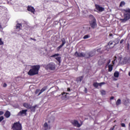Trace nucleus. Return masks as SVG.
Returning a JSON list of instances; mask_svg holds the SVG:
<instances>
[{"label":"nucleus","mask_w":130,"mask_h":130,"mask_svg":"<svg viewBox=\"0 0 130 130\" xmlns=\"http://www.w3.org/2000/svg\"><path fill=\"white\" fill-rule=\"evenodd\" d=\"M89 38H90V36H89V35H85L83 38L84 40H85V39H88Z\"/></svg>","instance_id":"nucleus-31"},{"label":"nucleus","mask_w":130,"mask_h":130,"mask_svg":"<svg viewBox=\"0 0 130 130\" xmlns=\"http://www.w3.org/2000/svg\"><path fill=\"white\" fill-rule=\"evenodd\" d=\"M113 70V67L112 65L108 66V72H112Z\"/></svg>","instance_id":"nucleus-20"},{"label":"nucleus","mask_w":130,"mask_h":130,"mask_svg":"<svg viewBox=\"0 0 130 130\" xmlns=\"http://www.w3.org/2000/svg\"><path fill=\"white\" fill-rule=\"evenodd\" d=\"M4 112L3 111H0V116L3 115Z\"/></svg>","instance_id":"nucleus-36"},{"label":"nucleus","mask_w":130,"mask_h":130,"mask_svg":"<svg viewBox=\"0 0 130 130\" xmlns=\"http://www.w3.org/2000/svg\"><path fill=\"white\" fill-rule=\"evenodd\" d=\"M124 17L126 19H130V9H126L125 10V14Z\"/></svg>","instance_id":"nucleus-8"},{"label":"nucleus","mask_w":130,"mask_h":130,"mask_svg":"<svg viewBox=\"0 0 130 130\" xmlns=\"http://www.w3.org/2000/svg\"><path fill=\"white\" fill-rule=\"evenodd\" d=\"M117 58V57H116V56H114V61H115V60H116V59Z\"/></svg>","instance_id":"nucleus-47"},{"label":"nucleus","mask_w":130,"mask_h":130,"mask_svg":"<svg viewBox=\"0 0 130 130\" xmlns=\"http://www.w3.org/2000/svg\"><path fill=\"white\" fill-rule=\"evenodd\" d=\"M123 42H124L123 39H122V40H121V41H120V44H122V43H123Z\"/></svg>","instance_id":"nucleus-39"},{"label":"nucleus","mask_w":130,"mask_h":130,"mask_svg":"<svg viewBox=\"0 0 130 130\" xmlns=\"http://www.w3.org/2000/svg\"><path fill=\"white\" fill-rule=\"evenodd\" d=\"M106 84V83L105 82H102V83H98V86H100V87H101L102 86H103V85H105Z\"/></svg>","instance_id":"nucleus-30"},{"label":"nucleus","mask_w":130,"mask_h":130,"mask_svg":"<svg viewBox=\"0 0 130 130\" xmlns=\"http://www.w3.org/2000/svg\"><path fill=\"white\" fill-rule=\"evenodd\" d=\"M114 126H113L112 128H111L109 130H114Z\"/></svg>","instance_id":"nucleus-45"},{"label":"nucleus","mask_w":130,"mask_h":130,"mask_svg":"<svg viewBox=\"0 0 130 130\" xmlns=\"http://www.w3.org/2000/svg\"><path fill=\"white\" fill-rule=\"evenodd\" d=\"M61 42H62V44L60 45V46H58V47L57 48V51H59L60 49H61L62 47L66 44V40L64 38L61 39Z\"/></svg>","instance_id":"nucleus-7"},{"label":"nucleus","mask_w":130,"mask_h":130,"mask_svg":"<svg viewBox=\"0 0 130 130\" xmlns=\"http://www.w3.org/2000/svg\"><path fill=\"white\" fill-rule=\"evenodd\" d=\"M27 10L28 12H30V13L35 14V8L33 7H31L30 6H27Z\"/></svg>","instance_id":"nucleus-11"},{"label":"nucleus","mask_w":130,"mask_h":130,"mask_svg":"<svg viewBox=\"0 0 130 130\" xmlns=\"http://www.w3.org/2000/svg\"><path fill=\"white\" fill-rule=\"evenodd\" d=\"M3 87H7V84L6 83H4Z\"/></svg>","instance_id":"nucleus-38"},{"label":"nucleus","mask_w":130,"mask_h":130,"mask_svg":"<svg viewBox=\"0 0 130 130\" xmlns=\"http://www.w3.org/2000/svg\"><path fill=\"white\" fill-rule=\"evenodd\" d=\"M65 98H67V95H65Z\"/></svg>","instance_id":"nucleus-54"},{"label":"nucleus","mask_w":130,"mask_h":130,"mask_svg":"<svg viewBox=\"0 0 130 130\" xmlns=\"http://www.w3.org/2000/svg\"><path fill=\"white\" fill-rule=\"evenodd\" d=\"M121 126L122 127H125V124L123 123H121Z\"/></svg>","instance_id":"nucleus-34"},{"label":"nucleus","mask_w":130,"mask_h":130,"mask_svg":"<svg viewBox=\"0 0 130 130\" xmlns=\"http://www.w3.org/2000/svg\"><path fill=\"white\" fill-rule=\"evenodd\" d=\"M0 29H3V26L2 25L1 23H0Z\"/></svg>","instance_id":"nucleus-40"},{"label":"nucleus","mask_w":130,"mask_h":130,"mask_svg":"<svg viewBox=\"0 0 130 130\" xmlns=\"http://www.w3.org/2000/svg\"><path fill=\"white\" fill-rule=\"evenodd\" d=\"M4 116L6 117V118H9L11 116V113L9 111H7L5 112Z\"/></svg>","instance_id":"nucleus-15"},{"label":"nucleus","mask_w":130,"mask_h":130,"mask_svg":"<svg viewBox=\"0 0 130 130\" xmlns=\"http://www.w3.org/2000/svg\"><path fill=\"white\" fill-rule=\"evenodd\" d=\"M123 62H122V63H123V64H125V63H126V61H125V59H123Z\"/></svg>","instance_id":"nucleus-37"},{"label":"nucleus","mask_w":130,"mask_h":130,"mask_svg":"<svg viewBox=\"0 0 130 130\" xmlns=\"http://www.w3.org/2000/svg\"><path fill=\"white\" fill-rule=\"evenodd\" d=\"M44 127L46 128L45 130L48 129V124L47 122H45L44 123Z\"/></svg>","instance_id":"nucleus-29"},{"label":"nucleus","mask_w":130,"mask_h":130,"mask_svg":"<svg viewBox=\"0 0 130 130\" xmlns=\"http://www.w3.org/2000/svg\"><path fill=\"white\" fill-rule=\"evenodd\" d=\"M100 49H98L97 50L99 51Z\"/></svg>","instance_id":"nucleus-56"},{"label":"nucleus","mask_w":130,"mask_h":130,"mask_svg":"<svg viewBox=\"0 0 130 130\" xmlns=\"http://www.w3.org/2000/svg\"><path fill=\"white\" fill-rule=\"evenodd\" d=\"M95 9H96L97 11H98L99 12H103V11H104V8H103V7H101L100 6V5H95Z\"/></svg>","instance_id":"nucleus-12"},{"label":"nucleus","mask_w":130,"mask_h":130,"mask_svg":"<svg viewBox=\"0 0 130 130\" xmlns=\"http://www.w3.org/2000/svg\"><path fill=\"white\" fill-rule=\"evenodd\" d=\"M31 68L27 72V75L29 76H34L38 75L41 66L40 65L32 66Z\"/></svg>","instance_id":"nucleus-1"},{"label":"nucleus","mask_w":130,"mask_h":130,"mask_svg":"<svg viewBox=\"0 0 130 130\" xmlns=\"http://www.w3.org/2000/svg\"><path fill=\"white\" fill-rule=\"evenodd\" d=\"M93 55H94L93 52H90L87 54V56H86V58H91L93 56Z\"/></svg>","instance_id":"nucleus-14"},{"label":"nucleus","mask_w":130,"mask_h":130,"mask_svg":"<svg viewBox=\"0 0 130 130\" xmlns=\"http://www.w3.org/2000/svg\"><path fill=\"white\" fill-rule=\"evenodd\" d=\"M109 37H113V34H109Z\"/></svg>","instance_id":"nucleus-46"},{"label":"nucleus","mask_w":130,"mask_h":130,"mask_svg":"<svg viewBox=\"0 0 130 130\" xmlns=\"http://www.w3.org/2000/svg\"><path fill=\"white\" fill-rule=\"evenodd\" d=\"M59 55H60L59 54H54V55H51V57L52 58V57H57Z\"/></svg>","instance_id":"nucleus-28"},{"label":"nucleus","mask_w":130,"mask_h":130,"mask_svg":"<svg viewBox=\"0 0 130 130\" xmlns=\"http://www.w3.org/2000/svg\"><path fill=\"white\" fill-rule=\"evenodd\" d=\"M117 87H118V85H117Z\"/></svg>","instance_id":"nucleus-55"},{"label":"nucleus","mask_w":130,"mask_h":130,"mask_svg":"<svg viewBox=\"0 0 130 130\" xmlns=\"http://www.w3.org/2000/svg\"><path fill=\"white\" fill-rule=\"evenodd\" d=\"M110 99L111 100H113L114 99V96H111Z\"/></svg>","instance_id":"nucleus-42"},{"label":"nucleus","mask_w":130,"mask_h":130,"mask_svg":"<svg viewBox=\"0 0 130 130\" xmlns=\"http://www.w3.org/2000/svg\"><path fill=\"white\" fill-rule=\"evenodd\" d=\"M44 67L46 70L55 71L56 65L54 62H50L49 64L44 65Z\"/></svg>","instance_id":"nucleus-3"},{"label":"nucleus","mask_w":130,"mask_h":130,"mask_svg":"<svg viewBox=\"0 0 130 130\" xmlns=\"http://www.w3.org/2000/svg\"><path fill=\"white\" fill-rule=\"evenodd\" d=\"M36 107H37L36 105H35V106L30 107V111L35 112V111L36 110Z\"/></svg>","instance_id":"nucleus-19"},{"label":"nucleus","mask_w":130,"mask_h":130,"mask_svg":"<svg viewBox=\"0 0 130 130\" xmlns=\"http://www.w3.org/2000/svg\"><path fill=\"white\" fill-rule=\"evenodd\" d=\"M46 89H47V87L45 86V87H43V88H42V89L41 90L39 89H37V90H36L35 94H38V96H39L41 94V93H42L43 92L46 91Z\"/></svg>","instance_id":"nucleus-5"},{"label":"nucleus","mask_w":130,"mask_h":130,"mask_svg":"<svg viewBox=\"0 0 130 130\" xmlns=\"http://www.w3.org/2000/svg\"><path fill=\"white\" fill-rule=\"evenodd\" d=\"M75 56L77 57H85V54H84V53H79L78 51H76L75 52Z\"/></svg>","instance_id":"nucleus-10"},{"label":"nucleus","mask_w":130,"mask_h":130,"mask_svg":"<svg viewBox=\"0 0 130 130\" xmlns=\"http://www.w3.org/2000/svg\"><path fill=\"white\" fill-rule=\"evenodd\" d=\"M82 79H83V76H80L79 77L77 78L76 81L77 82H82Z\"/></svg>","instance_id":"nucleus-17"},{"label":"nucleus","mask_w":130,"mask_h":130,"mask_svg":"<svg viewBox=\"0 0 130 130\" xmlns=\"http://www.w3.org/2000/svg\"><path fill=\"white\" fill-rule=\"evenodd\" d=\"M4 45V42L3 41L2 38H0V46Z\"/></svg>","instance_id":"nucleus-32"},{"label":"nucleus","mask_w":130,"mask_h":130,"mask_svg":"<svg viewBox=\"0 0 130 130\" xmlns=\"http://www.w3.org/2000/svg\"><path fill=\"white\" fill-rule=\"evenodd\" d=\"M113 45V42L110 41L109 43L108 44V47H109L110 49L113 48L114 47V46H111Z\"/></svg>","instance_id":"nucleus-16"},{"label":"nucleus","mask_w":130,"mask_h":130,"mask_svg":"<svg viewBox=\"0 0 130 130\" xmlns=\"http://www.w3.org/2000/svg\"><path fill=\"white\" fill-rule=\"evenodd\" d=\"M28 110H22V111H19L17 114V116H26L27 115V112Z\"/></svg>","instance_id":"nucleus-6"},{"label":"nucleus","mask_w":130,"mask_h":130,"mask_svg":"<svg viewBox=\"0 0 130 130\" xmlns=\"http://www.w3.org/2000/svg\"><path fill=\"white\" fill-rule=\"evenodd\" d=\"M129 130H130V122L129 123Z\"/></svg>","instance_id":"nucleus-48"},{"label":"nucleus","mask_w":130,"mask_h":130,"mask_svg":"<svg viewBox=\"0 0 130 130\" xmlns=\"http://www.w3.org/2000/svg\"><path fill=\"white\" fill-rule=\"evenodd\" d=\"M128 76H130V72L128 73Z\"/></svg>","instance_id":"nucleus-52"},{"label":"nucleus","mask_w":130,"mask_h":130,"mask_svg":"<svg viewBox=\"0 0 130 130\" xmlns=\"http://www.w3.org/2000/svg\"><path fill=\"white\" fill-rule=\"evenodd\" d=\"M21 27H22V24L21 23H17L16 25V29H19V30H21Z\"/></svg>","instance_id":"nucleus-18"},{"label":"nucleus","mask_w":130,"mask_h":130,"mask_svg":"<svg viewBox=\"0 0 130 130\" xmlns=\"http://www.w3.org/2000/svg\"><path fill=\"white\" fill-rule=\"evenodd\" d=\"M22 124L19 122V121L14 122L12 125L13 130H22Z\"/></svg>","instance_id":"nucleus-4"},{"label":"nucleus","mask_w":130,"mask_h":130,"mask_svg":"<svg viewBox=\"0 0 130 130\" xmlns=\"http://www.w3.org/2000/svg\"><path fill=\"white\" fill-rule=\"evenodd\" d=\"M71 123L75 127H80L81 124L79 123V122L77 120H74L73 121H71Z\"/></svg>","instance_id":"nucleus-9"},{"label":"nucleus","mask_w":130,"mask_h":130,"mask_svg":"<svg viewBox=\"0 0 130 130\" xmlns=\"http://www.w3.org/2000/svg\"><path fill=\"white\" fill-rule=\"evenodd\" d=\"M121 104V101L120 99H118L117 101H116V105L118 106Z\"/></svg>","instance_id":"nucleus-21"},{"label":"nucleus","mask_w":130,"mask_h":130,"mask_svg":"<svg viewBox=\"0 0 130 130\" xmlns=\"http://www.w3.org/2000/svg\"><path fill=\"white\" fill-rule=\"evenodd\" d=\"M84 90H85V93L87 92V88H85Z\"/></svg>","instance_id":"nucleus-44"},{"label":"nucleus","mask_w":130,"mask_h":130,"mask_svg":"<svg viewBox=\"0 0 130 130\" xmlns=\"http://www.w3.org/2000/svg\"><path fill=\"white\" fill-rule=\"evenodd\" d=\"M114 81H117V79L115 78Z\"/></svg>","instance_id":"nucleus-53"},{"label":"nucleus","mask_w":130,"mask_h":130,"mask_svg":"<svg viewBox=\"0 0 130 130\" xmlns=\"http://www.w3.org/2000/svg\"><path fill=\"white\" fill-rule=\"evenodd\" d=\"M92 85H93V87L95 88H98L99 86L98 82L93 83V84H92Z\"/></svg>","instance_id":"nucleus-24"},{"label":"nucleus","mask_w":130,"mask_h":130,"mask_svg":"<svg viewBox=\"0 0 130 130\" xmlns=\"http://www.w3.org/2000/svg\"><path fill=\"white\" fill-rule=\"evenodd\" d=\"M67 91H68V92L71 91V88H67Z\"/></svg>","instance_id":"nucleus-41"},{"label":"nucleus","mask_w":130,"mask_h":130,"mask_svg":"<svg viewBox=\"0 0 130 130\" xmlns=\"http://www.w3.org/2000/svg\"><path fill=\"white\" fill-rule=\"evenodd\" d=\"M114 77H116V78L119 77V72H116L114 73Z\"/></svg>","instance_id":"nucleus-25"},{"label":"nucleus","mask_w":130,"mask_h":130,"mask_svg":"<svg viewBox=\"0 0 130 130\" xmlns=\"http://www.w3.org/2000/svg\"><path fill=\"white\" fill-rule=\"evenodd\" d=\"M101 94L103 95H105L106 94V92L105 90H102L101 91Z\"/></svg>","instance_id":"nucleus-27"},{"label":"nucleus","mask_w":130,"mask_h":130,"mask_svg":"<svg viewBox=\"0 0 130 130\" xmlns=\"http://www.w3.org/2000/svg\"><path fill=\"white\" fill-rule=\"evenodd\" d=\"M89 20H91V21H89V25H90L92 29H94L97 25L96 18L94 17L93 15H89Z\"/></svg>","instance_id":"nucleus-2"},{"label":"nucleus","mask_w":130,"mask_h":130,"mask_svg":"<svg viewBox=\"0 0 130 130\" xmlns=\"http://www.w3.org/2000/svg\"><path fill=\"white\" fill-rule=\"evenodd\" d=\"M12 1V0H10V1Z\"/></svg>","instance_id":"nucleus-58"},{"label":"nucleus","mask_w":130,"mask_h":130,"mask_svg":"<svg viewBox=\"0 0 130 130\" xmlns=\"http://www.w3.org/2000/svg\"><path fill=\"white\" fill-rule=\"evenodd\" d=\"M23 107L27 109H30L32 107L31 105L26 103H23Z\"/></svg>","instance_id":"nucleus-13"},{"label":"nucleus","mask_w":130,"mask_h":130,"mask_svg":"<svg viewBox=\"0 0 130 130\" xmlns=\"http://www.w3.org/2000/svg\"><path fill=\"white\" fill-rule=\"evenodd\" d=\"M34 39L32 38H30V40H34Z\"/></svg>","instance_id":"nucleus-51"},{"label":"nucleus","mask_w":130,"mask_h":130,"mask_svg":"<svg viewBox=\"0 0 130 130\" xmlns=\"http://www.w3.org/2000/svg\"><path fill=\"white\" fill-rule=\"evenodd\" d=\"M64 94L68 95V94H69V93L64 92H63V93H61V95H63Z\"/></svg>","instance_id":"nucleus-35"},{"label":"nucleus","mask_w":130,"mask_h":130,"mask_svg":"<svg viewBox=\"0 0 130 130\" xmlns=\"http://www.w3.org/2000/svg\"><path fill=\"white\" fill-rule=\"evenodd\" d=\"M3 120H4V116H1V117H0V122L3 121Z\"/></svg>","instance_id":"nucleus-33"},{"label":"nucleus","mask_w":130,"mask_h":130,"mask_svg":"<svg viewBox=\"0 0 130 130\" xmlns=\"http://www.w3.org/2000/svg\"><path fill=\"white\" fill-rule=\"evenodd\" d=\"M129 18H124V19H121V21L122 22H125L127 21H128V20H129Z\"/></svg>","instance_id":"nucleus-23"},{"label":"nucleus","mask_w":130,"mask_h":130,"mask_svg":"<svg viewBox=\"0 0 130 130\" xmlns=\"http://www.w3.org/2000/svg\"><path fill=\"white\" fill-rule=\"evenodd\" d=\"M112 63H113V64H114V60L112 61Z\"/></svg>","instance_id":"nucleus-50"},{"label":"nucleus","mask_w":130,"mask_h":130,"mask_svg":"<svg viewBox=\"0 0 130 130\" xmlns=\"http://www.w3.org/2000/svg\"><path fill=\"white\" fill-rule=\"evenodd\" d=\"M32 40H33L34 41H36V39H34Z\"/></svg>","instance_id":"nucleus-49"},{"label":"nucleus","mask_w":130,"mask_h":130,"mask_svg":"<svg viewBox=\"0 0 130 130\" xmlns=\"http://www.w3.org/2000/svg\"><path fill=\"white\" fill-rule=\"evenodd\" d=\"M49 129H50V127H49Z\"/></svg>","instance_id":"nucleus-57"},{"label":"nucleus","mask_w":130,"mask_h":130,"mask_svg":"<svg viewBox=\"0 0 130 130\" xmlns=\"http://www.w3.org/2000/svg\"><path fill=\"white\" fill-rule=\"evenodd\" d=\"M125 3L124 1H122L120 2V4H119V7H122L123 6H125Z\"/></svg>","instance_id":"nucleus-22"},{"label":"nucleus","mask_w":130,"mask_h":130,"mask_svg":"<svg viewBox=\"0 0 130 130\" xmlns=\"http://www.w3.org/2000/svg\"><path fill=\"white\" fill-rule=\"evenodd\" d=\"M111 62V60H109L108 62V63H107V64L108 65L109 64V63Z\"/></svg>","instance_id":"nucleus-43"},{"label":"nucleus","mask_w":130,"mask_h":130,"mask_svg":"<svg viewBox=\"0 0 130 130\" xmlns=\"http://www.w3.org/2000/svg\"><path fill=\"white\" fill-rule=\"evenodd\" d=\"M61 58V57H57L55 58V59L57 60V61H58L59 63H60V59Z\"/></svg>","instance_id":"nucleus-26"}]
</instances>
